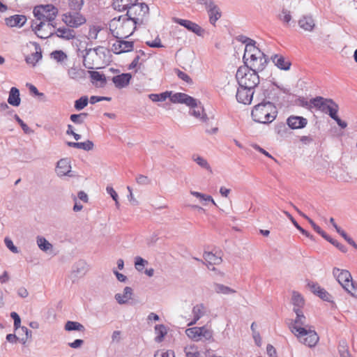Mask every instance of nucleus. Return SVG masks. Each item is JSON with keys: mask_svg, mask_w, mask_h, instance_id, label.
<instances>
[{"mask_svg": "<svg viewBox=\"0 0 357 357\" xmlns=\"http://www.w3.org/2000/svg\"><path fill=\"white\" fill-rule=\"evenodd\" d=\"M312 103L314 108L328 114L341 128L344 129L347 127V123L341 120L337 116L339 106L333 100L317 96L312 98Z\"/></svg>", "mask_w": 357, "mask_h": 357, "instance_id": "f257e3e1", "label": "nucleus"}, {"mask_svg": "<svg viewBox=\"0 0 357 357\" xmlns=\"http://www.w3.org/2000/svg\"><path fill=\"white\" fill-rule=\"evenodd\" d=\"M243 59L245 63L243 67H248L256 73L262 71L267 63L265 54L256 46L248 45L245 48Z\"/></svg>", "mask_w": 357, "mask_h": 357, "instance_id": "f03ea898", "label": "nucleus"}, {"mask_svg": "<svg viewBox=\"0 0 357 357\" xmlns=\"http://www.w3.org/2000/svg\"><path fill=\"white\" fill-rule=\"evenodd\" d=\"M278 114V109L274 103L270 100L263 101L255 105L251 112L252 119L260 123H270Z\"/></svg>", "mask_w": 357, "mask_h": 357, "instance_id": "7ed1b4c3", "label": "nucleus"}, {"mask_svg": "<svg viewBox=\"0 0 357 357\" xmlns=\"http://www.w3.org/2000/svg\"><path fill=\"white\" fill-rule=\"evenodd\" d=\"M137 24L126 15L120 16L118 20L116 18L112 20L111 26H115V28L110 29V30L113 36L116 38L126 39L134 33Z\"/></svg>", "mask_w": 357, "mask_h": 357, "instance_id": "20e7f679", "label": "nucleus"}, {"mask_svg": "<svg viewBox=\"0 0 357 357\" xmlns=\"http://www.w3.org/2000/svg\"><path fill=\"white\" fill-rule=\"evenodd\" d=\"M239 87L253 89L259 83V77L257 73L249 69L248 67L241 66L236 74Z\"/></svg>", "mask_w": 357, "mask_h": 357, "instance_id": "39448f33", "label": "nucleus"}, {"mask_svg": "<svg viewBox=\"0 0 357 357\" xmlns=\"http://www.w3.org/2000/svg\"><path fill=\"white\" fill-rule=\"evenodd\" d=\"M333 275L344 289L357 298V285L353 282L351 275L347 270L334 268Z\"/></svg>", "mask_w": 357, "mask_h": 357, "instance_id": "423d86ee", "label": "nucleus"}, {"mask_svg": "<svg viewBox=\"0 0 357 357\" xmlns=\"http://www.w3.org/2000/svg\"><path fill=\"white\" fill-rule=\"evenodd\" d=\"M149 8L145 3H138L133 4L131 7H128L126 16L132 20L137 24H142L146 21L149 15Z\"/></svg>", "mask_w": 357, "mask_h": 357, "instance_id": "0eeeda50", "label": "nucleus"}, {"mask_svg": "<svg viewBox=\"0 0 357 357\" xmlns=\"http://www.w3.org/2000/svg\"><path fill=\"white\" fill-rule=\"evenodd\" d=\"M186 335L195 342L213 341V331L206 326L192 327L185 330Z\"/></svg>", "mask_w": 357, "mask_h": 357, "instance_id": "6e6552de", "label": "nucleus"}, {"mask_svg": "<svg viewBox=\"0 0 357 357\" xmlns=\"http://www.w3.org/2000/svg\"><path fill=\"white\" fill-rule=\"evenodd\" d=\"M300 329L301 331L294 334L298 341L310 348L314 347L319 340L317 332L312 327Z\"/></svg>", "mask_w": 357, "mask_h": 357, "instance_id": "1a4fd4ad", "label": "nucleus"}, {"mask_svg": "<svg viewBox=\"0 0 357 357\" xmlns=\"http://www.w3.org/2000/svg\"><path fill=\"white\" fill-rule=\"evenodd\" d=\"M62 21L66 26L70 28H77L86 23L85 17L78 11H70L62 15Z\"/></svg>", "mask_w": 357, "mask_h": 357, "instance_id": "9d476101", "label": "nucleus"}, {"mask_svg": "<svg viewBox=\"0 0 357 357\" xmlns=\"http://www.w3.org/2000/svg\"><path fill=\"white\" fill-rule=\"evenodd\" d=\"M294 312L296 313V317L293 323L289 326V328L293 334L301 331L300 328H307L310 327L307 324V318L304 315L302 310L295 308Z\"/></svg>", "mask_w": 357, "mask_h": 357, "instance_id": "9b49d317", "label": "nucleus"}, {"mask_svg": "<svg viewBox=\"0 0 357 357\" xmlns=\"http://www.w3.org/2000/svg\"><path fill=\"white\" fill-rule=\"evenodd\" d=\"M200 3L205 6L207 10L209 22L215 25V22L221 17V12L213 0H200Z\"/></svg>", "mask_w": 357, "mask_h": 357, "instance_id": "f8f14e48", "label": "nucleus"}, {"mask_svg": "<svg viewBox=\"0 0 357 357\" xmlns=\"http://www.w3.org/2000/svg\"><path fill=\"white\" fill-rule=\"evenodd\" d=\"M133 48L134 43L132 41L124 40V39L116 38L112 45V51L116 54L131 52Z\"/></svg>", "mask_w": 357, "mask_h": 357, "instance_id": "ddd939ff", "label": "nucleus"}, {"mask_svg": "<svg viewBox=\"0 0 357 357\" xmlns=\"http://www.w3.org/2000/svg\"><path fill=\"white\" fill-rule=\"evenodd\" d=\"M34 16L40 22L37 24L35 26L32 25L33 30L36 32L37 36L41 38H47V36L40 35L38 32L41 30L43 26L45 24V13H44L43 5H40L36 6L33 9Z\"/></svg>", "mask_w": 357, "mask_h": 357, "instance_id": "4468645a", "label": "nucleus"}, {"mask_svg": "<svg viewBox=\"0 0 357 357\" xmlns=\"http://www.w3.org/2000/svg\"><path fill=\"white\" fill-rule=\"evenodd\" d=\"M253 95V89L238 87L236 97L238 102L244 105H250L252 100Z\"/></svg>", "mask_w": 357, "mask_h": 357, "instance_id": "2eb2a0df", "label": "nucleus"}, {"mask_svg": "<svg viewBox=\"0 0 357 357\" xmlns=\"http://www.w3.org/2000/svg\"><path fill=\"white\" fill-rule=\"evenodd\" d=\"M71 165L69 159L62 158L57 162L56 167V173L58 176L62 177L64 176H71Z\"/></svg>", "mask_w": 357, "mask_h": 357, "instance_id": "dca6fc26", "label": "nucleus"}, {"mask_svg": "<svg viewBox=\"0 0 357 357\" xmlns=\"http://www.w3.org/2000/svg\"><path fill=\"white\" fill-rule=\"evenodd\" d=\"M174 22L185 27L188 30L191 31L198 36H202L204 33L203 29L199 25L192 21L179 18H174Z\"/></svg>", "mask_w": 357, "mask_h": 357, "instance_id": "f3484780", "label": "nucleus"}, {"mask_svg": "<svg viewBox=\"0 0 357 357\" xmlns=\"http://www.w3.org/2000/svg\"><path fill=\"white\" fill-rule=\"evenodd\" d=\"M301 29L307 32H312L316 27L315 21L310 15H305L301 17L298 21Z\"/></svg>", "mask_w": 357, "mask_h": 357, "instance_id": "a211bd4d", "label": "nucleus"}, {"mask_svg": "<svg viewBox=\"0 0 357 357\" xmlns=\"http://www.w3.org/2000/svg\"><path fill=\"white\" fill-rule=\"evenodd\" d=\"M222 254L221 251L216 252L215 253L212 252H204L203 254V258L206 265H219L222 261Z\"/></svg>", "mask_w": 357, "mask_h": 357, "instance_id": "6ab92c4d", "label": "nucleus"}, {"mask_svg": "<svg viewBox=\"0 0 357 357\" xmlns=\"http://www.w3.org/2000/svg\"><path fill=\"white\" fill-rule=\"evenodd\" d=\"M307 120L302 116H290L287 119V124L291 129H301L306 126Z\"/></svg>", "mask_w": 357, "mask_h": 357, "instance_id": "aec40b11", "label": "nucleus"}, {"mask_svg": "<svg viewBox=\"0 0 357 357\" xmlns=\"http://www.w3.org/2000/svg\"><path fill=\"white\" fill-rule=\"evenodd\" d=\"M206 314V307L203 303L195 305L192 310L193 319L188 324V326L195 324L202 317Z\"/></svg>", "mask_w": 357, "mask_h": 357, "instance_id": "412c9836", "label": "nucleus"}, {"mask_svg": "<svg viewBox=\"0 0 357 357\" xmlns=\"http://www.w3.org/2000/svg\"><path fill=\"white\" fill-rule=\"evenodd\" d=\"M131 78L132 76L130 73H122L121 75L114 76L112 77V82L116 88L122 89L129 84Z\"/></svg>", "mask_w": 357, "mask_h": 357, "instance_id": "4be33fe9", "label": "nucleus"}, {"mask_svg": "<svg viewBox=\"0 0 357 357\" xmlns=\"http://www.w3.org/2000/svg\"><path fill=\"white\" fill-rule=\"evenodd\" d=\"M5 21L6 24L10 27H21L25 24L26 18L24 15H15L10 16V17L6 18Z\"/></svg>", "mask_w": 357, "mask_h": 357, "instance_id": "5701e85b", "label": "nucleus"}, {"mask_svg": "<svg viewBox=\"0 0 357 357\" xmlns=\"http://www.w3.org/2000/svg\"><path fill=\"white\" fill-rule=\"evenodd\" d=\"M132 289L130 287H126L123 294H116L114 297L119 304L123 305L127 303L128 301L132 298Z\"/></svg>", "mask_w": 357, "mask_h": 357, "instance_id": "b1692460", "label": "nucleus"}, {"mask_svg": "<svg viewBox=\"0 0 357 357\" xmlns=\"http://www.w3.org/2000/svg\"><path fill=\"white\" fill-rule=\"evenodd\" d=\"M87 71L78 67L73 66L68 70V75L70 79L75 80H82L86 77Z\"/></svg>", "mask_w": 357, "mask_h": 357, "instance_id": "393cba45", "label": "nucleus"}, {"mask_svg": "<svg viewBox=\"0 0 357 357\" xmlns=\"http://www.w3.org/2000/svg\"><path fill=\"white\" fill-rule=\"evenodd\" d=\"M271 59L275 65L281 70H287L290 68V61L286 60L282 55L275 54Z\"/></svg>", "mask_w": 357, "mask_h": 357, "instance_id": "a878e982", "label": "nucleus"}, {"mask_svg": "<svg viewBox=\"0 0 357 357\" xmlns=\"http://www.w3.org/2000/svg\"><path fill=\"white\" fill-rule=\"evenodd\" d=\"M138 0H114L113 7L119 11L128 10V7H131Z\"/></svg>", "mask_w": 357, "mask_h": 357, "instance_id": "bb28decb", "label": "nucleus"}, {"mask_svg": "<svg viewBox=\"0 0 357 357\" xmlns=\"http://www.w3.org/2000/svg\"><path fill=\"white\" fill-rule=\"evenodd\" d=\"M43 8L45 13V20L47 22L54 21L58 14V9L52 4L43 5Z\"/></svg>", "mask_w": 357, "mask_h": 357, "instance_id": "cd10ccee", "label": "nucleus"}, {"mask_svg": "<svg viewBox=\"0 0 357 357\" xmlns=\"http://www.w3.org/2000/svg\"><path fill=\"white\" fill-rule=\"evenodd\" d=\"M8 102L14 107H17L20 105V91L16 87L10 89Z\"/></svg>", "mask_w": 357, "mask_h": 357, "instance_id": "c85d7f7f", "label": "nucleus"}, {"mask_svg": "<svg viewBox=\"0 0 357 357\" xmlns=\"http://www.w3.org/2000/svg\"><path fill=\"white\" fill-rule=\"evenodd\" d=\"M56 34L59 38L65 40H71L75 38V31L69 28H59L56 31Z\"/></svg>", "mask_w": 357, "mask_h": 357, "instance_id": "c756f323", "label": "nucleus"}, {"mask_svg": "<svg viewBox=\"0 0 357 357\" xmlns=\"http://www.w3.org/2000/svg\"><path fill=\"white\" fill-rule=\"evenodd\" d=\"M67 144L70 147L80 149L87 151L92 150L94 146L93 142L91 140H86L84 142H68Z\"/></svg>", "mask_w": 357, "mask_h": 357, "instance_id": "7c9ffc66", "label": "nucleus"}, {"mask_svg": "<svg viewBox=\"0 0 357 357\" xmlns=\"http://www.w3.org/2000/svg\"><path fill=\"white\" fill-rule=\"evenodd\" d=\"M192 160L196 162L200 167L212 173V169L208 162L207 160L197 154H194L192 156Z\"/></svg>", "mask_w": 357, "mask_h": 357, "instance_id": "2f4dec72", "label": "nucleus"}, {"mask_svg": "<svg viewBox=\"0 0 357 357\" xmlns=\"http://www.w3.org/2000/svg\"><path fill=\"white\" fill-rule=\"evenodd\" d=\"M278 18L284 24V26H289L292 20V16L290 10L283 8L278 13Z\"/></svg>", "mask_w": 357, "mask_h": 357, "instance_id": "473e14b6", "label": "nucleus"}, {"mask_svg": "<svg viewBox=\"0 0 357 357\" xmlns=\"http://www.w3.org/2000/svg\"><path fill=\"white\" fill-rule=\"evenodd\" d=\"M36 52L26 57V63L33 66H35L42 59L41 50L38 45L36 46Z\"/></svg>", "mask_w": 357, "mask_h": 357, "instance_id": "72a5a7b5", "label": "nucleus"}, {"mask_svg": "<svg viewBox=\"0 0 357 357\" xmlns=\"http://www.w3.org/2000/svg\"><path fill=\"white\" fill-rule=\"evenodd\" d=\"M155 333L156 335L155 341L156 342H161L167 333V328L163 324H158L155 326Z\"/></svg>", "mask_w": 357, "mask_h": 357, "instance_id": "f704fd0d", "label": "nucleus"}, {"mask_svg": "<svg viewBox=\"0 0 357 357\" xmlns=\"http://www.w3.org/2000/svg\"><path fill=\"white\" fill-rule=\"evenodd\" d=\"M291 303L294 305V309L298 308L301 309L304 306L305 301L300 293L298 291H293L291 296Z\"/></svg>", "mask_w": 357, "mask_h": 357, "instance_id": "c9c22d12", "label": "nucleus"}, {"mask_svg": "<svg viewBox=\"0 0 357 357\" xmlns=\"http://www.w3.org/2000/svg\"><path fill=\"white\" fill-rule=\"evenodd\" d=\"M190 114L197 119H199L203 122H206L208 119L207 115L204 112L203 107H197V105L190 109Z\"/></svg>", "mask_w": 357, "mask_h": 357, "instance_id": "e433bc0d", "label": "nucleus"}, {"mask_svg": "<svg viewBox=\"0 0 357 357\" xmlns=\"http://www.w3.org/2000/svg\"><path fill=\"white\" fill-rule=\"evenodd\" d=\"M213 290L217 294L225 295L235 294L236 292L234 289L220 283H215L213 284Z\"/></svg>", "mask_w": 357, "mask_h": 357, "instance_id": "4c0bfd02", "label": "nucleus"}, {"mask_svg": "<svg viewBox=\"0 0 357 357\" xmlns=\"http://www.w3.org/2000/svg\"><path fill=\"white\" fill-rule=\"evenodd\" d=\"M338 351L340 357H352L349 351V346L346 340H342L339 342Z\"/></svg>", "mask_w": 357, "mask_h": 357, "instance_id": "58836bf2", "label": "nucleus"}, {"mask_svg": "<svg viewBox=\"0 0 357 357\" xmlns=\"http://www.w3.org/2000/svg\"><path fill=\"white\" fill-rule=\"evenodd\" d=\"M84 326L79 322L68 321L65 325V330L68 331H84Z\"/></svg>", "mask_w": 357, "mask_h": 357, "instance_id": "ea45409f", "label": "nucleus"}, {"mask_svg": "<svg viewBox=\"0 0 357 357\" xmlns=\"http://www.w3.org/2000/svg\"><path fill=\"white\" fill-rule=\"evenodd\" d=\"M186 357H200V353L196 345H188L184 348Z\"/></svg>", "mask_w": 357, "mask_h": 357, "instance_id": "a19ab883", "label": "nucleus"}, {"mask_svg": "<svg viewBox=\"0 0 357 357\" xmlns=\"http://www.w3.org/2000/svg\"><path fill=\"white\" fill-rule=\"evenodd\" d=\"M93 81L99 82L100 86H103L106 84V78L105 75L98 71H88Z\"/></svg>", "mask_w": 357, "mask_h": 357, "instance_id": "79ce46f5", "label": "nucleus"}, {"mask_svg": "<svg viewBox=\"0 0 357 357\" xmlns=\"http://www.w3.org/2000/svg\"><path fill=\"white\" fill-rule=\"evenodd\" d=\"M36 241L39 248L44 252H47L52 248V245L44 237L38 236Z\"/></svg>", "mask_w": 357, "mask_h": 357, "instance_id": "37998d69", "label": "nucleus"}, {"mask_svg": "<svg viewBox=\"0 0 357 357\" xmlns=\"http://www.w3.org/2000/svg\"><path fill=\"white\" fill-rule=\"evenodd\" d=\"M171 95V92L165 91L159 94L151 93L149 95V98L153 102H162L165 101Z\"/></svg>", "mask_w": 357, "mask_h": 357, "instance_id": "c03bdc74", "label": "nucleus"}, {"mask_svg": "<svg viewBox=\"0 0 357 357\" xmlns=\"http://www.w3.org/2000/svg\"><path fill=\"white\" fill-rule=\"evenodd\" d=\"M68 5L69 10L80 12L84 5V0H68Z\"/></svg>", "mask_w": 357, "mask_h": 357, "instance_id": "a18cd8bd", "label": "nucleus"}, {"mask_svg": "<svg viewBox=\"0 0 357 357\" xmlns=\"http://www.w3.org/2000/svg\"><path fill=\"white\" fill-rule=\"evenodd\" d=\"M190 195L199 199V202L204 206L208 204V201L211 199V195L203 194L197 191L190 190Z\"/></svg>", "mask_w": 357, "mask_h": 357, "instance_id": "49530a36", "label": "nucleus"}, {"mask_svg": "<svg viewBox=\"0 0 357 357\" xmlns=\"http://www.w3.org/2000/svg\"><path fill=\"white\" fill-rule=\"evenodd\" d=\"M51 58L57 62H63L68 58L66 54L62 50H55L51 53Z\"/></svg>", "mask_w": 357, "mask_h": 357, "instance_id": "de8ad7c7", "label": "nucleus"}, {"mask_svg": "<svg viewBox=\"0 0 357 357\" xmlns=\"http://www.w3.org/2000/svg\"><path fill=\"white\" fill-rule=\"evenodd\" d=\"M284 213L291 220V222L298 230H299L303 235L306 236L307 237H310V234L298 224V222L289 212L284 211Z\"/></svg>", "mask_w": 357, "mask_h": 357, "instance_id": "09e8293b", "label": "nucleus"}, {"mask_svg": "<svg viewBox=\"0 0 357 357\" xmlns=\"http://www.w3.org/2000/svg\"><path fill=\"white\" fill-rule=\"evenodd\" d=\"M87 116L86 113L74 114L70 115V119L75 124H82Z\"/></svg>", "mask_w": 357, "mask_h": 357, "instance_id": "8fccbe9b", "label": "nucleus"}, {"mask_svg": "<svg viewBox=\"0 0 357 357\" xmlns=\"http://www.w3.org/2000/svg\"><path fill=\"white\" fill-rule=\"evenodd\" d=\"M89 103V98L87 96H82L75 102V108L77 110L84 109Z\"/></svg>", "mask_w": 357, "mask_h": 357, "instance_id": "3c124183", "label": "nucleus"}, {"mask_svg": "<svg viewBox=\"0 0 357 357\" xmlns=\"http://www.w3.org/2000/svg\"><path fill=\"white\" fill-rule=\"evenodd\" d=\"M324 238H325L326 241H328V242H330L331 244H333V245H335L337 248H338L341 252L345 253L347 252V248L342 244L340 243L337 241L332 238L331 236H329L327 234H326V237H323Z\"/></svg>", "mask_w": 357, "mask_h": 357, "instance_id": "603ef678", "label": "nucleus"}, {"mask_svg": "<svg viewBox=\"0 0 357 357\" xmlns=\"http://www.w3.org/2000/svg\"><path fill=\"white\" fill-rule=\"evenodd\" d=\"M145 61L146 59H141V56L139 54H137L131 63L129 65L128 70H133L137 66L140 67V66L142 65Z\"/></svg>", "mask_w": 357, "mask_h": 357, "instance_id": "864d4df0", "label": "nucleus"}, {"mask_svg": "<svg viewBox=\"0 0 357 357\" xmlns=\"http://www.w3.org/2000/svg\"><path fill=\"white\" fill-rule=\"evenodd\" d=\"M185 93H176L169 97L173 103H183L185 100Z\"/></svg>", "mask_w": 357, "mask_h": 357, "instance_id": "5fc2aeb1", "label": "nucleus"}, {"mask_svg": "<svg viewBox=\"0 0 357 357\" xmlns=\"http://www.w3.org/2000/svg\"><path fill=\"white\" fill-rule=\"evenodd\" d=\"M107 192L112 197V199L115 202V205L118 208L119 206V196L115 190L112 186H107Z\"/></svg>", "mask_w": 357, "mask_h": 357, "instance_id": "6e6d98bb", "label": "nucleus"}, {"mask_svg": "<svg viewBox=\"0 0 357 357\" xmlns=\"http://www.w3.org/2000/svg\"><path fill=\"white\" fill-rule=\"evenodd\" d=\"M148 264V261L141 257H136L135 259V266L137 271H142L143 267Z\"/></svg>", "mask_w": 357, "mask_h": 357, "instance_id": "4d7b16f0", "label": "nucleus"}, {"mask_svg": "<svg viewBox=\"0 0 357 357\" xmlns=\"http://www.w3.org/2000/svg\"><path fill=\"white\" fill-rule=\"evenodd\" d=\"M136 182L139 185H147L151 184V181L148 176L142 174H139L136 177Z\"/></svg>", "mask_w": 357, "mask_h": 357, "instance_id": "13d9d810", "label": "nucleus"}, {"mask_svg": "<svg viewBox=\"0 0 357 357\" xmlns=\"http://www.w3.org/2000/svg\"><path fill=\"white\" fill-rule=\"evenodd\" d=\"M264 96L266 99H268L271 100H278V97L277 96V93L274 88L266 90L264 92Z\"/></svg>", "mask_w": 357, "mask_h": 357, "instance_id": "bf43d9fd", "label": "nucleus"}, {"mask_svg": "<svg viewBox=\"0 0 357 357\" xmlns=\"http://www.w3.org/2000/svg\"><path fill=\"white\" fill-rule=\"evenodd\" d=\"M320 298L325 301L328 302H332L333 301V297L332 296L326 291L324 288H322L321 290H319V294H317Z\"/></svg>", "mask_w": 357, "mask_h": 357, "instance_id": "052dcab7", "label": "nucleus"}, {"mask_svg": "<svg viewBox=\"0 0 357 357\" xmlns=\"http://www.w3.org/2000/svg\"><path fill=\"white\" fill-rule=\"evenodd\" d=\"M307 220L308 222L311 225L314 230L320 234L322 237H326V233L321 229V228L318 226L312 219H310L309 217L307 218Z\"/></svg>", "mask_w": 357, "mask_h": 357, "instance_id": "680f3d73", "label": "nucleus"}, {"mask_svg": "<svg viewBox=\"0 0 357 357\" xmlns=\"http://www.w3.org/2000/svg\"><path fill=\"white\" fill-rule=\"evenodd\" d=\"M154 357H175L174 356V352L172 350H159L157 351L155 354Z\"/></svg>", "mask_w": 357, "mask_h": 357, "instance_id": "e2e57ef3", "label": "nucleus"}, {"mask_svg": "<svg viewBox=\"0 0 357 357\" xmlns=\"http://www.w3.org/2000/svg\"><path fill=\"white\" fill-rule=\"evenodd\" d=\"M237 40L245 44V47H248V45L255 46V41L252 39L248 38L245 36H238Z\"/></svg>", "mask_w": 357, "mask_h": 357, "instance_id": "0e129e2a", "label": "nucleus"}, {"mask_svg": "<svg viewBox=\"0 0 357 357\" xmlns=\"http://www.w3.org/2000/svg\"><path fill=\"white\" fill-rule=\"evenodd\" d=\"M298 105L299 106L305 107L307 109H312L313 107V104L312 103V99L310 101L306 100L304 98H300L297 100Z\"/></svg>", "mask_w": 357, "mask_h": 357, "instance_id": "69168bd1", "label": "nucleus"}, {"mask_svg": "<svg viewBox=\"0 0 357 357\" xmlns=\"http://www.w3.org/2000/svg\"><path fill=\"white\" fill-rule=\"evenodd\" d=\"M183 103L192 108V107H195L197 106V100L196 99H195L194 98L186 94Z\"/></svg>", "mask_w": 357, "mask_h": 357, "instance_id": "338daca9", "label": "nucleus"}, {"mask_svg": "<svg viewBox=\"0 0 357 357\" xmlns=\"http://www.w3.org/2000/svg\"><path fill=\"white\" fill-rule=\"evenodd\" d=\"M10 317L14 321V328L15 329H17L21 327V319L19 314L15 312H12L10 313Z\"/></svg>", "mask_w": 357, "mask_h": 357, "instance_id": "774afa93", "label": "nucleus"}]
</instances>
